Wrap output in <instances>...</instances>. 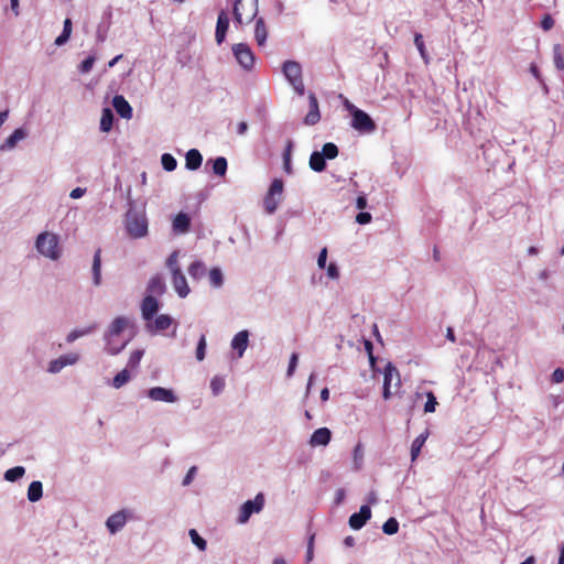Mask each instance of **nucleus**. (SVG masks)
<instances>
[{
  "label": "nucleus",
  "instance_id": "nucleus-35",
  "mask_svg": "<svg viewBox=\"0 0 564 564\" xmlns=\"http://www.w3.org/2000/svg\"><path fill=\"white\" fill-rule=\"evenodd\" d=\"M227 160L224 156H218L213 161V172L218 176H224L227 172Z\"/></svg>",
  "mask_w": 564,
  "mask_h": 564
},
{
  "label": "nucleus",
  "instance_id": "nucleus-63",
  "mask_svg": "<svg viewBox=\"0 0 564 564\" xmlns=\"http://www.w3.org/2000/svg\"><path fill=\"white\" fill-rule=\"evenodd\" d=\"M356 206L358 209H364L367 206V199L365 196H358L356 200Z\"/></svg>",
  "mask_w": 564,
  "mask_h": 564
},
{
  "label": "nucleus",
  "instance_id": "nucleus-48",
  "mask_svg": "<svg viewBox=\"0 0 564 564\" xmlns=\"http://www.w3.org/2000/svg\"><path fill=\"white\" fill-rule=\"evenodd\" d=\"M205 350H206V338L205 335H202L197 348H196V358L197 360L202 361L205 358Z\"/></svg>",
  "mask_w": 564,
  "mask_h": 564
},
{
  "label": "nucleus",
  "instance_id": "nucleus-3",
  "mask_svg": "<svg viewBox=\"0 0 564 564\" xmlns=\"http://www.w3.org/2000/svg\"><path fill=\"white\" fill-rule=\"evenodd\" d=\"M129 326V319L123 316L116 317L107 333L106 339H107V351L110 355H117L119 354L128 344L129 339L120 341L119 346H112V338H117L121 335V333Z\"/></svg>",
  "mask_w": 564,
  "mask_h": 564
},
{
  "label": "nucleus",
  "instance_id": "nucleus-15",
  "mask_svg": "<svg viewBox=\"0 0 564 564\" xmlns=\"http://www.w3.org/2000/svg\"><path fill=\"white\" fill-rule=\"evenodd\" d=\"M159 311V302L152 295H145L141 303L142 317L145 321H151Z\"/></svg>",
  "mask_w": 564,
  "mask_h": 564
},
{
  "label": "nucleus",
  "instance_id": "nucleus-37",
  "mask_svg": "<svg viewBox=\"0 0 564 564\" xmlns=\"http://www.w3.org/2000/svg\"><path fill=\"white\" fill-rule=\"evenodd\" d=\"M178 257H180V251L175 250L169 256V258L166 260V267L171 271V274L176 272V270L182 271L181 265L178 263Z\"/></svg>",
  "mask_w": 564,
  "mask_h": 564
},
{
  "label": "nucleus",
  "instance_id": "nucleus-30",
  "mask_svg": "<svg viewBox=\"0 0 564 564\" xmlns=\"http://www.w3.org/2000/svg\"><path fill=\"white\" fill-rule=\"evenodd\" d=\"M72 30H73L72 20L67 18L64 21V26H63V31H62L61 35H58L55 40V44L57 46L65 44L70 37Z\"/></svg>",
  "mask_w": 564,
  "mask_h": 564
},
{
  "label": "nucleus",
  "instance_id": "nucleus-41",
  "mask_svg": "<svg viewBox=\"0 0 564 564\" xmlns=\"http://www.w3.org/2000/svg\"><path fill=\"white\" fill-rule=\"evenodd\" d=\"M383 533L388 535L395 534L399 531V522L395 518H389L382 525Z\"/></svg>",
  "mask_w": 564,
  "mask_h": 564
},
{
  "label": "nucleus",
  "instance_id": "nucleus-10",
  "mask_svg": "<svg viewBox=\"0 0 564 564\" xmlns=\"http://www.w3.org/2000/svg\"><path fill=\"white\" fill-rule=\"evenodd\" d=\"M393 378H395V380H397L395 386L400 387L401 380H400L399 370L397 369V367L394 365H392L391 362H388L383 370L382 397L384 400H389L392 397L391 384H392Z\"/></svg>",
  "mask_w": 564,
  "mask_h": 564
},
{
  "label": "nucleus",
  "instance_id": "nucleus-8",
  "mask_svg": "<svg viewBox=\"0 0 564 564\" xmlns=\"http://www.w3.org/2000/svg\"><path fill=\"white\" fill-rule=\"evenodd\" d=\"M232 53L238 64L246 70H251L254 65V54L246 43L232 45Z\"/></svg>",
  "mask_w": 564,
  "mask_h": 564
},
{
  "label": "nucleus",
  "instance_id": "nucleus-1",
  "mask_svg": "<svg viewBox=\"0 0 564 564\" xmlns=\"http://www.w3.org/2000/svg\"><path fill=\"white\" fill-rule=\"evenodd\" d=\"M35 248L43 257L51 260H58L62 256L59 238L56 234L44 231L35 240Z\"/></svg>",
  "mask_w": 564,
  "mask_h": 564
},
{
  "label": "nucleus",
  "instance_id": "nucleus-24",
  "mask_svg": "<svg viewBox=\"0 0 564 564\" xmlns=\"http://www.w3.org/2000/svg\"><path fill=\"white\" fill-rule=\"evenodd\" d=\"M203 162L200 152L196 149H191L185 156V166L191 171L199 169Z\"/></svg>",
  "mask_w": 564,
  "mask_h": 564
},
{
  "label": "nucleus",
  "instance_id": "nucleus-50",
  "mask_svg": "<svg viewBox=\"0 0 564 564\" xmlns=\"http://www.w3.org/2000/svg\"><path fill=\"white\" fill-rule=\"evenodd\" d=\"M362 459H364V448H362V445L360 443H358L354 448V460H355V464L357 465V468L360 467Z\"/></svg>",
  "mask_w": 564,
  "mask_h": 564
},
{
  "label": "nucleus",
  "instance_id": "nucleus-47",
  "mask_svg": "<svg viewBox=\"0 0 564 564\" xmlns=\"http://www.w3.org/2000/svg\"><path fill=\"white\" fill-rule=\"evenodd\" d=\"M225 387V380L221 377H214L210 381V389L214 394H219Z\"/></svg>",
  "mask_w": 564,
  "mask_h": 564
},
{
  "label": "nucleus",
  "instance_id": "nucleus-21",
  "mask_svg": "<svg viewBox=\"0 0 564 564\" xmlns=\"http://www.w3.org/2000/svg\"><path fill=\"white\" fill-rule=\"evenodd\" d=\"M332 433L327 427H321L314 431L310 444L312 446L327 445L330 442Z\"/></svg>",
  "mask_w": 564,
  "mask_h": 564
},
{
  "label": "nucleus",
  "instance_id": "nucleus-56",
  "mask_svg": "<svg viewBox=\"0 0 564 564\" xmlns=\"http://www.w3.org/2000/svg\"><path fill=\"white\" fill-rule=\"evenodd\" d=\"M326 260H327V249L323 248L317 258V264L321 269H324L326 267Z\"/></svg>",
  "mask_w": 564,
  "mask_h": 564
},
{
  "label": "nucleus",
  "instance_id": "nucleus-33",
  "mask_svg": "<svg viewBox=\"0 0 564 564\" xmlns=\"http://www.w3.org/2000/svg\"><path fill=\"white\" fill-rule=\"evenodd\" d=\"M172 323H173V319L171 316H169L166 314H161L154 319L153 326H154L155 330L162 332V330L167 329L172 325Z\"/></svg>",
  "mask_w": 564,
  "mask_h": 564
},
{
  "label": "nucleus",
  "instance_id": "nucleus-36",
  "mask_svg": "<svg viewBox=\"0 0 564 564\" xmlns=\"http://www.w3.org/2000/svg\"><path fill=\"white\" fill-rule=\"evenodd\" d=\"M24 473H25L24 467L17 466V467L8 469L4 473V479L8 481H15V480L20 479L24 475Z\"/></svg>",
  "mask_w": 564,
  "mask_h": 564
},
{
  "label": "nucleus",
  "instance_id": "nucleus-54",
  "mask_svg": "<svg viewBox=\"0 0 564 564\" xmlns=\"http://www.w3.org/2000/svg\"><path fill=\"white\" fill-rule=\"evenodd\" d=\"M554 26V20L550 14L543 15L541 20V28L544 31H550Z\"/></svg>",
  "mask_w": 564,
  "mask_h": 564
},
{
  "label": "nucleus",
  "instance_id": "nucleus-53",
  "mask_svg": "<svg viewBox=\"0 0 564 564\" xmlns=\"http://www.w3.org/2000/svg\"><path fill=\"white\" fill-rule=\"evenodd\" d=\"M78 358H79L78 355L75 352L63 355L59 357L62 362H65V367L76 364Z\"/></svg>",
  "mask_w": 564,
  "mask_h": 564
},
{
  "label": "nucleus",
  "instance_id": "nucleus-64",
  "mask_svg": "<svg viewBox=\"0 0 564 564\" xmlns=\"http://www.w3.org/2000/svg\"><path fill=\"white\" fill-rule=\"evenodd\" d=\"M555 65L560 69H564V58L561 54L556 55L554 58Z\"/></svg>",
  "mask_w": 564,
  "mask_h": 564
},
{
  "label": "nucleus",
  "instance_id": "nucleus-14",
  "mask_svg": "<svg viewBox=\"0 0 564 564\" xmlns=\"http://www.w3.org/2000/svg\"><path fill=\"white\" fill-rule=\"evenodd\" d=\"M112 106L117 113L123 119H131L133 115L132 107L127 99L121 95H116L112 99Z\"/></svg>",
  "mask_w": 564,
  "mask_h": 564
},
{
  "label": "nucleus",
  "instance_id": "nucleus-43",
  "mask_svg": "<svg viewBox=\"0 0 564 564\" xmlns=\"http://www.w3.org/2000/svg\"><path fill=\"white\" fill-rule=\"evenodd\" d=\"M189 536L192 542L200 550L205 551L207 547V542L198 534L195 529L189 530Z\"/></svg>",
  "mask_w": 564,
  "mask_h": 564
},
{
  "label": "nucleus",
  "instance_id": "nucleus-7",
  "mask_svg": "<svg viewBox=\"0 0 564 564\" xmlns=\"http://www.w3.org/2000/svg\"><path fill=\"white\" fill-rule=\"evenodd\" d=\"M283 193V181L274 178L269 187V191L263 199V207L268 214H273L281 200Z\"/></svg>",
  "mask_w": 564,
  "mask_h": 564
},
{
  "label": "nucleus",
  "instance_id": "nucleus-39",
  "mask_svg": "<svg viewBox=\"0 0 564 564\" xmlns=\"http://www.w3.org/2000/svg\"><path fill=\"white\" fill-rule=\"evenodd\" d=\"M96 326H88V327H85L83 329H74L72 330L68 335H67V341L68 343H73L75 341L77 338L79 337H83L85 335H88L90 334L93 330H95Z\"/></svg>",
  "mask_w": 564,
  "mask_h": 564
},
{
  "label": "nucleus",
  "instance_id": "nucleus-31",
  "mask_svg": "<svg viewBox=\"0 0 564 564\" xmlns=\"http://www.w3.org/2000/svg\"><path fill=\"white\" fill-rule=\"evenodd\" d=\"M113 115L109 108H105L100 118V130L102 132H109L112 129Z\"/></svg>",
  "mask_w": 564,
  "mask_h": 564
},
{
  "label": "nucleus",
  "instance_id": "nucleus-34",
  "mask_svg": "<svg viewBox=\"0 0 564 564\" xmlns=\"http://www.w3.org/2000/svg\"><path fill=\"white\" fill-rule=\"evenodd\" d=\"M131 376L128 369H122L120 372H118L113 379H112V387L116 389H120L126 383L129 382Z\"/></svg>",
  "mask_w": 564,
  "mask_h": 564
},
{
  "label": "nucleus",
  "instance_id": "nucleus-60",
  "mask_svg": "<svg viewBox=\"0 0 564 564\" xmlns=\"http://www.w3.org/2000/svg\"><path fill=\"white\" fill-rule=\"evenodd\" d=\"M365 347H366V350H367V351H368V354H369V360H370V364H371V366H373V365H375V362H376V358H375V357H373V355H372V344H371V341L366 340V343H365Z\"/></svg>",
  "mask_w": 564,
  "mask_h": 564
},
{
  "label": "nucleus",
  "instance_id": "nucleus-9",
  "mask_svg": "<svg viewBox=\"0 0 564 564\" xmlns=\"http://www.w3.org/2000/svg\"><path fill=\"white\" fill-rule=\"evenodd\" d=\"M264 507V496L259 492L253 500H247L240 508L238 522L246 523L253 513H259Z\"/></svg>",
  "mask_w": 564,
  "mask_h": 564
},
{
  "label": "nucleus",
  "instance_id": "nucleus-46",
  "mask_svg": "<svg viewBox=\"0 0 564 564\" xmlns=\"http://www.w3.org/2000/svg\"><path fill=\"white\" fill-rule=\"evenodd\" d=\"M414 44L416 48L419 50L421 56L423 59L427 61V52L424 45L423 36L420 33H415L414 35Z\"/></svg>",
  "mask_w": 564,
  "mask_h": 564
},
{
  "label": "nucleus",
  "instance_id": "nucleus-42",
  "mask_svg": "<svg viewBox=\"0 0 564 564\" xmlns=\"http://www.w3.org/2000/svg\"><path fill=\"white\" fill-rule=\"evenodd\" d=\"M209 281H210V284L215 288L221 286V284L224 282V278H223V273H221L220 269L213 268L209 271Z\"/></svg>",
  "mask_w": 564,
  "mask_h": 564
},
{
  "label": "nucleus",
  "instance_id": "nucleus-13",
  "mask_svg": "<svg viewBox=\"0 0 564 564\" xmlns=\"http://www.w3.org/2000/svg\"><path fill=\"white\" fill-rule=\"evenodd\" d=\"M148 397L153 401H162L166 403H173L176 401V397L173 391L162 387L151 388L148 391Z\"/></svg>",
  "mask_w": 564,
  "mask_h": 564
},
{
  "label": "nucleus",
  "instance_id": "nucleus-45",
  "mask_svg": "<svg viewBox=\"0 0 564 564\" xmlns=\"http://www.w3.org/2000/svg\"><path fill=\"white\" fill-rule=\"evenodd\" d=\"M426 403L424 405V412L425 413H433L435 412V409H436V405H437V401H436V398L434 395V393L432 391H429L426 392Z\"/></svg>",
  "mask_w": 564,
  "mask_h": 564
},
{
  "label": "nucleus",
  "instance_id": "nucleus-20",
  "mask_svg": "<svg viewBox=\"0 0 564 564\" xmlns=\"http://www.w3.org/2000/svg\"><path fill=\"white\" fill-rule=\"evenodd\" d=\"M173 231L176 234H186L191 228V218L185 213H178L173 219Z\"/></svg>",
  "mask_w": 564,
  "mask_h": 564
},
{
  "label": "nucleus",
  "instance_id": "nucleus-11",
  "mask_svg": "<svg viewBox=\"0 0 564 564\" xmlns=\"http://www.w3.org/2000/svg\"><path fill=\"white\" fill-rule=\"evenodd\" d=\"M308 107L310 110L304 117L303 122L306 126H314L321 120L318 100L314 93L308 94Z\"/></svg>",
  "mask_w": 564,
  "mask_h": 564
},
{
  "label": "nucleus",
  "instance_id": "nucleus-49",
  "mask_svg": "<svg viewBox=\"0 0 564 564\" xmlns=\"http://www.w3.org/2000/svg\"><path fill=\"white\" fill-rule=\"evenodd\" d=\"M94 64H95V57L88 56L79 65L80 73H84V74L89 73L91 70Z\"/></svg>",
  "mask_w": 564,
  "mask_h": 564
},
{
  "label": "nucleus",
  "instance_id": "nucleus-51",
  "mask_svg": "<svg viewBox=\"0 0 564 564\" xmlns=\"http://www.w3.org/2000/svg\"><path fill=\"white\" fill-rule=\"evenodd\" d=\"M65 367V362H62L59 357L57 359H54L48 365V371L52 373L59 372Z\"/></svg>",
  "mask_w": 564,
  "mask_h": 564
},
{
  "label": "nucleus",
  "instance_id": "nucleus-16",
  "mask_svg": "<svg viewBox=\"0 0 564 564\" xmlns=\"http://www.w3.org/2000/svg\"><path fill=\"white\" fill-rule=\"evenodd\" d=\"M172 284L180 297H186L188 295L191 290L182 271L176 270V272L172 273Z\"/></svg>",
  "mask_w": 564,
  "mask_h": 564
},
{
  "label": "nucleus",
  "instance_id": "nucleus-22",
  "mask_svg": "<svg viewBox=\"0 0 564 564\" xmlns=\"http://www.w3.org/2000/svg\"><path fill=\"white\" fill-rule=\"evenodd\" d=\"M249 334L247 330H241L235 335L231 341L232 349L238 351V357H242L248 346Z\"/></svg>",
  "mask_w": 564,
  "mask_h": 564
},
{
  "label": "nucleus",
  "instance_id": "nucleus-18",
  "mask_svg": "<svg viewBox=\"0 0 564 564\" xmlns=\"http://www.w3.org/2000/svg\"><path fill=\"white\" fill-rule=\"evenodd\" d=\"M229 28V18L226 11H220L217 19L215 37L218 44H221L225 40L226 33Z\"/></svg>",
  "mask_w": 564,
  "mask_h": 564
},
{
  "label": "nucleus",
  "instance_id": "nucleus-5",
  "mask_svg": "<svg viewBox=\"0 0 564 564\" xmlns=\"http://www.w3.org/2000/svg\"><path fill=\"white\" fill-rule=\"evenodd\" d=\"M283 74L289 80V83L292 85L294 90L300 95H304L305 93V86L302 78V67L301 65L295 61H286L283 64Z\"/></svg>",
  "mask_w": 564,
  "mask_h": 564
},
{
  "label": "nucleus",
  "instance_id": "nucleus-40",
  "mask_svg": "<svg viewBox=\"0 0 564 564\" xmlns=\"http://www.w3.org/2000/svg\"><path fill=\"white\" fill-rule=\"evenodd\" d=\"M161 163H162L163 169L167 172L174 171L177 166V162H176L175 158L170 153H164L161 156Z\"/></svg>",
  "mask_w": 564,
  "mask_h": 564
},
{
  "label": "nucleus",
  "instance_id": "nucleus-32",
  "mask_svg": "<svg viewBox=\"0 0 564 564\" xmlns=\"http://www.w3.org/2000/svg\"><path fill=\"white\" fill-rule=\"evenodd\" d=\"M205 273H206V267L202 261H194L188 267V274L194 280H198V279L203 278L205 275Z\"/></svg>",
  "mask_w": 564,
  "mask_h": 564
},
{
  "label": "nucleus",
  "instance_id": "nucleus-17",
  "mask_svg": "<svg viewBox=\"0 0 564 564\" xmlns=\"http://www.w3.org/2000/svg\"><path fill=\"white\" fill-rule=\"evenodd\" d=\"M166 290L165 282L160 274L153 275L147 286V295L161 296Z\"/></svg>",
  "mask_w": 564,
  "mask_h": 564
},
{
  "label": "nucleus",
  "instance_id": "nucleus-27",
  "mask_svg": "<svg viewBox=\"0 0 564 564\" xmlns=\"http://www.w3.org/2000/svg\"><path fill=\"white\" fill-rule=\"evenodd\" d=\"M427 436H429V432L425 431L424 433L420 434L412 442V445H411V460L412 462H414L419 457L421 449L427 440Z\"/></svg>",
  "mask_w": 564,
  "mask_h": 564
},
{
  "label": "nucleus",
  "instance_id": "nucleus-52",
  "mask_svg": "<svg viewBox=\"0 0 564 564\" xmlns=\"http://www.w3.org/2000/svg\"><path fill=\"white\" fill-rule=\"evenodd\" d=\"M297 360H299V356L296 352H293L291 355V358H290V362H289V367H288V371H286V376L288 377H291L293 376L294 371H295V368L297 366Z\"/></svg>",
  "mask_w": 564,
  "mask_h": 564
},
{
  "label": "nucleus",
  "instance_id": "nucleus-25",
  "mask_svg": "<svg viewBox=\"0 0 564 564\" xmlns=\"http://www.w3.org/2000/svg\"><path fill=\"white\" fill-rule=\"evenodd\" d=\"M93 280L95 285L101 283V249H97L93 260Z\"/></svg>",
  "mask_w": 564,
  "mask_h": 564
},
{
  "label": "nucleus",
  "instance_id": "nucleus-38",
  "mask_svg": "<svg viewBox=\"0 0 564 564\" xmlns=\"http://www.w3.org/2000/svg\"><path fill=\"white\" fill-rule=\"evenodd\" d=\"M325 159L333 160L338 155V148L335 143H325L319 152Z\"/></svg>",
  "mask_w": 564,
  "mask_h": 564
},
{
  "label": "nucleus",
  "instance_id": "nucleus-61",
  "mask_svg": "<svg viewBox=\"0 0 564 564\" xmlns=\"http://www.w3.org/2000/svg\"><path fill=\"white\" fill-rule=\"evenodd\" d=\"M86 189L85 188H82V187H76L74 188L69 196L74 199H77V198H80L84 194H85Z\"/></svg>",
  "mask_w": 564,
  "mask_h": 564
},
{
  "label": "nucleus",
  "instance_id": "nucleus-28",
  "mask_svg": "<svg viewBox=\"0 0 564 564\" xmlns=\"http://www.w3.org/2000/svg\"><path fill=\"white\" fill-rule=\"evenodd\" d=\"M43 495V486L42 482L39 480H34L30 484L28 489V499L31 502L39 501L42 498Z\"/></svg>",
  "mask_w": 564,
  "mask_h": 564
},
{
  "label": "nucleus",
  "instance_id": "nucleus-12",
  "mask_svg": "<svg viewBox=\"0 0 564 564\" xmlns=\"http://www.w3.org/2000/svg\"><path fill=\"white\" fill-rule=\"evenodd\" d=\"M371 518V509L369 506L364 505L360 507L359 512L352 513L349 517V525L354 530L361 529L366 522Z\"/></svg>",
  "mask_w": 564,
  "mask_h": 564
},
{
  "label": "nucleus",
  "instance_id": "nucleus-23",
  "mask_svg": "<svg viewBox=\"0 0 564 564\" xmlns=\"http://www.w3.org/2000/svg\"><path fill=\"white\" fill-rule=\"evenodd\" d=\"M268 37V29L263 18L256 19L254 25V40L259 46H263L265 44Z\"/></svg>",
  "mask_w": 564,
  "mask_h": 564
},
{
  "label": "nucleus",
  "instance_id": "nucleus-26",
  "mask_svg": "<svg viewBox=\"0 0 564 564\" xmlns=\"http://www.w3.org/2000/svg\"><path fill=\"white\" fill-rule=\"evenodd\" d=\"M26 133L22 128L15 129L0 147L1 150L12 149L17 143L25 138Z\"/></svg>",
  "mask_w": 564,
  "mask_h": 564
},
{
  "label": "nucleus",
  "instance_id": "nucleus-19",
  "mask_svg": "<svg viewBox=\"0 0 564 564\" xmlns=\"http://www.w3.org/2000/svg\"><path fill=\"white\" fill-rule=\"evenodd\" d=\"M127 522V516L124 511H118L111 514L106 522L108 530L111 533H116L121 530Z\"/></svg>",
  "mask_w": 564,
  "mask_h": 564
},
{
  "label": "nucleus",
  "instance_id": "nucleus-6",
  "mask_svg": "<svg viewBox=\"0 0 564 564\" xmlns=\"http://www.w3.org/2000/svg\"><path fill=\"white\" fill-rule=\"evenodd\" d=\"M351 111V127L361 133H371L377 129L375 121L361 109L354 106L349 107Z\"/></svg>",
  "mask_w": 564,
  "mask_h": 564
},
{
  "label": "nucleus",
  "instance_id": "nucleus-58",
  "mask_svg": "<svg viewBox=\"0 0 564 564\" xmlns=\"http://www.w3.org/2000/svg\"><path fill=\"white\" fill-rule=\"evenodd\" d=\"M327 275L332 279H337L339 276V271L335 263H330L327 267Z\"/></svg>",
  "mask_w": 564,
  "mask_h": 564
},
{
  "label": "nucleus",
  "instance_id": "nucleus-57",
  "mask_svg": "<svg viewBox=\"0 0 564 564\" xmlns=\"http://www.w3.org/2000/svg\"><path fill=\"white\" fill-rule=\"evenodd\" d=\"M564 380V370L562 368H556L552 373V381L555 383H560Z\"/></svg>",
  "mask_w": 564,
  "mask_h": 564
},
{
  "label": "nucleus",
  "instance_id": "nucleus-62",
  "mask_svg": "<svg viewBox=\"0 0 564 564\" xmlns=\"http://www.w3.org/2000/svg\"><path fill=\"white\" fill-rule=\"evenodd\" d=\"M248 130V123L246 121H241L238 123L237 126V133L242 135L247 132Z\"/></svg>",
  "mask_w": 564,
  "mask_h": 564
},
{
  "label": "nucleus",
  "instance_id": "nucleus-2",
  "mask_svg": "<svg viewBox=\"0 0 564 564\" xmlns=\"http://www.w3.org/2000/svg\"><path fill=\"white\" fill-rule=\"evenodd\" d=\"M259 0H236L234 3V21L237 25L250 23L257 18Z\"/></svg>",
  "mask_w": 564,
  "mask_h": 564
},
{
  "label": "nucleus",
  "instance_id": "nucleus-59",
  "mask_svg": "<svg viewBox=\"0 0 564 564\" xmlns=\"http://www.w3.org/2000/svg\"><path fill=\"white\" fill-rule=\"evenodd\" d=\"M195 473H196V467L195 466L191 467L189 470L187 471L186 476L183 479L184 486H188L192 482V479H193Z\"/></svg>",
  "mask_w": 564,
  "mask_h": 564
},
{
  "label": "nucleus",
  "instance_id": "nucleus-55",
  "mask_svg": "<svg viewBox=\"0 0 564 564\" xmlns=\"http://www.w3.org/2000/svg\"><path fill=\"white\" fill-rule=\"evenodd\" d=\"M356 221L360 225H366L371 221V214L367 212H361L356 216Z\"/></svg>",
  "mask_w": 564,
  "mask_h": 564
},
{
  "label": "nucleus",
  "instance_id": "nucleus-29",
  "mask_svg": "<svg viewBox=\"0 0 564 564\" xmlns=\"http://www.w3.org/2000/svg\"><path fill=\"white\" fill-rule=\"evenodd\" d=\"M310 167L315 172H322L326 167L325 158L318 152L314 151L310 156Z\"/></svg>",
  "mask_w": 564,
  "mask_h": 564
},
{
  "label": "nucleus",
  "instance_id": "nucleus-44",
  "mask_svg": "<svg viewBox=\"0 0 564 564\" xmlns=\"http://www.w3.org/2000/svg\"><path fill=\"white\" fill-rule=\"evenodd\" d=\"M142 357H143V350L137 349V350L132 351L128 359L127 366L131 369L138 368Z\"/></svg>",
  "mask_w": 564,
  "mask_h": 564
},
{
  "label": "nucleus",
  "instance_id": "nucleus-4",
  "mask_svg": "<svg viewBox=\"0 0 564 564\" xmlns=\"http://www.w3.org/2000/svg\"><path fill=\"white\" fill-rule=\"evenodd\" d=\"M126 229L131 238H142L148 234L147 217L137 212H128L126 215Z\"/></svg>",
  "mask_w": 564,
  "mask_h": 564
}]
</instances>
